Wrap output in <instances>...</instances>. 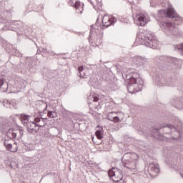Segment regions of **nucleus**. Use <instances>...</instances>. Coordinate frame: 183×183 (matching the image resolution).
<instances>
[{
    "label": "nucleus",
    "mask_w": 183,
    "mask_h": 183,
    "mask_svg": "<svg viewBox=\"0 0 183 183\" xmlns=\"http://www.w3.org/2000/svg\"><path fill=\"white\" fill-rule=\"evenodd\" d=\"M116 112H110L108 114V119L111 122H113L115 123V118H116Z\"/></svg>",
    "instance_id": "nucleus-19"
},
{
    "label": "nucleus",
    "mask_w": 183,
    "mask_h": 183,
    "mask_svg": "<svg viewBox=\"0 0 183 183\" xmlns=\"http://www.w3.org/2000/svg\"><path fill=\"white\" fill-rule=\"evenodd\" d=\"M4 145L7 150L13 153L16 152L18 150L17 143L14 141L11 142V140H4Z\"/></svg>",
    "instance_id": "nucleus-9"
},
{
    "label": "nucleus",
    "mask_w": 183,
    "mask_h": 183,
    "mask_svg": "<svg viewBox=\"0 0 183 183\" xmlns=\"http://www.w3.org/2000/svg\"><path fill=\"white\" fill-rule=\"evenodd\" d=\"M96 42H97V44H102V39H99V41H98V40H96Z\"/></svg>",
    "instance_id": "nucleus-33"
},
{
    "label": "nucleus",
    "mask_w": 183,
    "mask_h": 183,
    "mask_svg": "<svg viewBox=\"0 0 183 183\" xmlns=\"http://www.w3.org/2000/svg\"><path fill=\"white\" fill-rule=\"evenodd\" d=\"M136 41H140V44L152 49H157L158 46V40L156 36L151 31L144 29H142L137 33Z\"/></svg>",
    "instance_id": "nucleus-4"
},
{
    "label": "nucleus",
    "mask_w": 183,
    "mask_h": 183,
    "mask_svg": "<svg viewBox=\"0 0 183 183\" xmlns=\"http://www.w3.org/2000/svg\"><path fill=\"white\" fill-rule=\"evenodd\" d=\"M6 137H9L10 139H16L17 137L16 130H14L13 129H9L6 132Z\"/></svg>",
    "instance_id": "nucleus-17"
},
{
    "label": "nucleus",
    "mask_w": 183,
    "mask_h": 183,
    "mask_svg": "<svg viewBox=\"0 0 183 183\" xmlns=\"http://www.w3.org/2000/svg\"><path fill=\"white\" fill-rule=\"evenodd\" d=\"M52 56H54L56 54H54L53 51H51V53H50Z\"/></svg>",
    "instance_id": "nucleus-35"
},
{
    "label": "nucleus",
    "mask_w": 183,
    "mask_h": 183,
    "mask_svg": "<svg viewBox=\"0 0 183 183\" xmlns=\"http://www.w3.org/2000/svg\"><path fill=\"white\" fill-rule=\"evenodd\" d=\"M160 172V167L157 162H152L148 167V173L151 177L155 178Z\"/></svg>",
    "instance_id": "nucleus-6"
},
{
    "label": "nucleus",
    "mask_w": 183,
    "mask_h": 183,
    "mask_svg": "<svg viewBox=\"0 0 183 183\" xmlns=\"http://www.w3.org/2000/svg\"><path fill=\"white\" fill-rule=\"evenodd\" d=\"M156 132H157V134H159V129H156Z\"/></svg>",
    "instance_id": "nucleus-34"
},
{
    "label": "nucleus",
    "mask_w": 183,
    "mask_h": 183,
    "mask_svg": "<svg viewBox=\"0 0 183 183\" xmlns=\"http://www.w3.org/2000/svg\"><path fill=\"white\" fill-rule=\"evenodd\" d=\"M116 117H115V123H119L122 122V121L124 120L125 118V114L122 112H119L115 113Z\"/></svg>",
    "instance_id": "nucleus-14"
},
{
    "label": "nucleus",
    "mask_w": 183,
    "mask_h": 183,
    "mask_svg": "<svg viewBox=\"0 0 183 183\" xmlns=\"http://www.w3.org/2000/svg\"><path fill=\"white\" fill-rule=\"evenodd\" d=\"M175 50L179 51L183 56V43L175 46Z\"/></svg>",
    "instance_id": "nucleus-20"
},
{
    "label": "nucleus",
    "mask_w": 183,
    "mask_h": 183,
    "mask_svg": "<svg viewBox=\"0 0 183 183\" xmlns=\"http://www.w3.org/2000/svg\"><path fill=\"white\" fill-rule=\"evenodd\" d=\"M91 38H92V33H90L89 36L88 37V40H89V44H91Z\"/></svg>",
    "instance_id": "nucleus-32"
},
{
    "label": "nucleus",
    "mask_w": 183,
    "mask_h": 183,
    "mask_svg": "<svg viewBox=\"0 0 183 183\" xmlns=\"http://www.w3.org/2000/svg\"><path fill=\"white\" fill-rule=\"evenodd\" d=\"M176 59L174 57L167 56H159L156 57L155 62L157 64H160L161 66L165 65L167 64H173Z\"/></svg>",
    "instance_id": "nucleus-7"
},
{
    "label": "nucleus",
    "mask_w": 183,
    "mask_h": 183,
    "mask_svg": "<svg viewBox=\"0 0 183 183\" xmlns=\"http://www.w3.org/2000/svg\"><path fill=\"white\" fill-rule=\"evenodd\" d=\"M10 16L11 13L9 11H4L0 14V24H5L1 30L2 31H13L17 32L19 36L23 35L27 26H25L21 21H10L9 20Z\"/></svg>",
    "instance_id": "nucleus-2"
},
{
    "label": "nucleus",
    "mask_w": 183,
    "mask_h": 183,
    "mask_svg": "<svg viewBox=\"0 0 183 183\" xmlns=\"http://www.w3.org/2000/svg\"><path fill=\"white\" fill-rule=\"evenodd\" d=\"M162 14L164 16L174 19V24L171 22L164 21L162 24V29L163 32L167 36H172L175 35L177 29L175 27V24L178 25L183 23V19L180 16H177L175 10L172 6H169L167 10H160L158 11V16H162Z\"/></svg>",
    "instance_id": "nucleus-1"
},
{
    "label": "nucleus",
    "mask_w": 183,
    "mask_h": 183,
    "mask_svg": "<svg viewBox=\"0 0 183 183\" xmlns=\"http://www.w3.org/2000/svg\"><path fill=\"white\" fill-rule=\"evenodd\" d=\"M30 119H31V116L29 115H26V114H22L21 115V117H20V120L21 122V123L23 124L24 126L25 125H27V123H29L30 121Z\"/></svg>",
    "instance_id": "nucleus-16"
},
{
    "label": "nucleus",
    "mask_w": 183,
    "mask_h": 183,
    "mask_svg": "<svg viewBox=\"0 0 183 183\" xmlns=\"http://www.w3.org/2000/svg\"><path fill=\"white\" fill-rule=\"evenodd\" d=\"M157 138H159L158 137H156Z\"/></svg>",
    "instance_id": "nucleus-40"
},
{
    "label": "nucleus",
    "mask_w": 183,
    "mask_h": 183,
    "mask_svg": "<svg viewBox=\"0 0 183 183\" xmlns=\"http://www.w3.org/2000/svg\"><path fill=\"white\" fill-rule=\"evenodd\" d=\"M146 61L147 59L141 56H134L132 58V64L139 68H143Z\"/></svg>",
    "instance_id": "nucleus-13"
},
{
    "label": "nucleus",
    "mask_w": 183,
    "mask_h": 183,
    "mask_svg": "<svg viewBox=\"0 0 183 183\" xmlns=\"http://www.w3.org/2000/svg\"><path fill=\"white\" fill-rule=\"evenodd\" d=\"M115 172H116V170H114V171L109 170V177H115Z\"/></svg>",
    "instance_id": "nucleus-27"
},
{
    "label": "nucleus",
    "mask_w": 183,
    "mask_h": 183,
    "mask_svg": "<svg viewBox=\"0 0 183 183\" xmlns=\"http://www.w3.org/2000/svg\"><path fill=\"white\" fill-rule=\"evenodd\" d=\"M84 67L83 66H81L78 68V71L79 72L80 77H83L84 76L81 74V72H83Z\"/></svg>",
    "instance_id": "nucleus-26"
},
{
    "label": "nucleus",
    "mask_w": 183,
    "mask_h": 183,
    "mask_svg": "<svg viewBox=\"0 0 183 183\" xmlns=\"http://www.w3.org/2000/svg\"><path fill=\"white\" fill-rule=\"evenodd\" d=\"M139 157L136 153H126L122 157V163L124 168L135 171L139 164Z\"/></svg>",
    "instance_id": "nucleus-5"
},
{
    "label": "nucleus",
    "mask_w": 183,
    "mask_h": 183,
    "mask_svg": "<svg viewBox=\"0 0 183 183\" xmlns=\"http://www.w3.org/2000/svg\"><path fill=\"white\" fill-rule=\"evenodd\" d=\"M166 127L170 130L175 129L174 127L172 124H167Z\"/></svg>",
    "instance_id": "nucleus-28"
},
{
    "label": "nucleus",
    "mask_w": 183,
    "mask_h": 183,
    "mask_svg": "<svg viewBox=\"0 0 183 183\" xmlns=\"http://www.w3.org/2000/svg\"><path fill=\"white\" fill-rule=\"evenodd\" d=\"M19 56H21V55H19Z\"/></svg>",
    "instance_id": "nucleus-38"
},
{
    "label": "nucleus",
    "mask_w": 183,
    "mask_h": 183,
    "mask_svg": "<svg viewBox=\"0 0 183 183\" xmlns=\"http://www.w3.org/2000/svg\"><path fill=\"white\" fill-rule=\"evenodd\" d=\"M0 89H1L2 92H6L8 89V84H5L4 81L2 79H0Z\"/></svg>",
    "instance_id": "nucleus-18"
},
{
    "label": "nucleus",
    "mask_w": 183,
    "mask_h": 183,
    "mask_svg": "<svg viewBox=\"0 0 183 183\" xmlns=\"http://www.w3.org/2000/svg\"><path fill=\"white\" fill-rule=\"evenodd\" d=\"M95 135H96V137H97L98 139H103L102 132L101 130L96 131Z\"/></svg>",
    "instance_id": "nucleus-21"
},
{
    "label": "nucleus",
    "mask_w": 183,
    "mask_h": 183,
    "mask_svg": "<svg viewBox=\"0 0 183 183\" xmlns=\"http://www.w3.org/2000/svg\"><path fill=\"white\" fill-rule=\"evenodd\" d=\"M17 135L18 134H20V135H23V130L21 129H16Z\"/></svg>",
    "instance_id": "nucleus-29"
},
{
    "label": "nucleus",
    "mask_w": 183,
    "mask_h": 183,
    "mask_svg": "<svg viewBox=\"0 0 183 183\" xmlns=\"http://www.w3.org/2000/svg\"><path fill=\"white\" fill-rule=\"evenodd\" d=\"M3 105L6 108H10V101L8 99H4L3 101Z\"/></svg>",
    "instance_id": "nucleus-22"
},
{
    "label": "nucleus",
    "mask_w": 183,
    "mask_h": 183,
    "mask_svg": "<svg viewBox=\"0 0 183 183\" xmlns=\"http://www.w3.org/2000/svg\"><path fill=\"white\" fill-rule=\"evenodd\" d=\"M16 99H13L10 101L9 108H16Z\"/></svg>",
    "instance_id": "nucleus-23"
},
{
    "label": "nucleus",
    "mask_w": 183,
    "mask_h": 183,
    "mask_svg": "<svg viewBox=\"0 0 183 183\" xmlns=\"http://www.w3.org/2000/svg\"><path fill=\"white\" fill-rule=\"evenodd\" d=\"M98 101H99V97H93V102H98Z\"/></svg>",
    "instance_id": "nucleus-30"
},
{
    "label": "nucleus",
    "mask_w": 183,
    "mask_h": 183,
    "mask_svg": "<svg viewBox=\"0 0 183 183\" xmlns=\"http://www.w3.org/2000/svg\"><path fill=\"white\" fill-rule=\"evenodd\" d=\"M68 4L70 6L75 8L77 14H82L83 11H84V4L82 2H80V1L69 0Z\"/></svg>",
    "instance_id": "nucleus-8"
},
{
    "label": "nucleus",
    "mask_w": 183,
    "mask_h": 183,
    "mask_svg": "<svg viewBox=\"0 0 183 183\" xmlns=\"http://www.w3.org/2000/svg\"><path fill=\"white\" fill-rule=\"evenodd\" d=\"M115 170V178H116V182H119L121 180H122V178L124 177V175L122 174V170L119 169H114Z\"/></svg>",
    "instance_id": "nucleus-15"
},
{
    "label": "nucleus",
    "mask_w": 183,
    "mask_h": 183,
    "mask_svg": "<svg viewBox=\"0 0 183 183\" xmlns=\"http://www.w3.org/2000/svg\"><path fill=\"white\" fill-rule=\"evenodd\" d=\"M122 77L127 81V91L129 93L133 94L142 91L144 81L139 77V73L132 71L130 73H122Z\"/></svg>",
    "instance_id": "nucleus-3"
},
{
    "label": "nucleus",
    "mask_w": 183,
    "mask_h": 183,
    "mask_svg": "<svg viewBox=\"0 0 183 183\" xmlns=\"http://www.w3.org/2000/svg\"><path fill=\"white\" fill-rule=\"evenodd\" d=\"M134 22L137 26H144L147 24V17L143 14H139L135 16Z\"/></svg>",
    "instance_id": "nucleus-11"
},
{
    "label": "nucleus",
    "mask_w": 183,
    "mask_h": 183,
    "mask_svg": "<svg viewBox=\"0 0 183 183\" xmlns=\"http://www.w3.org/2000/svg\"><path fill=\"white\" fill-rule=\"evenodd\" d=\"M117 20V19L114 16L110 17L107 15H104L102 17V26L107 28L109 26H111L112 24L115 23Z\"/></svg>",
    "instance_id": "nucleus-10"
},
{
    "label": "nucleus",
    "mask_w": 183,
    "mask_h": 183,
    "mask_svg": "<svg viewBox=\"0 0 183 183\" xmlns=\"http://www.w3.org/2000/svg\"><path fill=\"white\" fill-rule=\"evenodd\" d=\"M56 116V113L53 112L52 111H49L48 112V117L50 118H54Z\"/></svg>",
    "instance_id": "nucleus-25"
},
{
    "label": "nucleus",
    "mask_w": 183,
    "mask_h": 183,
    "mask_svg": "<svg viewBox=\"0 0 183 183\" xmlns=\"http://www.w3.org/2000/svg\"><path fill=\"white\" fill-rule=\"evenodd\" d=\"M24 127L27 128V131L29 134H36L37 129L36 127H42L41 125L39 124H36L35 122L30 121L27 124H26Z\"/></svg>",
    "instance_id": "nucleus-12"
},
{
    "label": "nucleus",
    "mask_w": 183,
    "mask_h": 183,
    "mask_svg": "<svg viewBox=\"0 0 183 183\" xmlns=\"http://www.w3.org/2000/svg\"><path fill=\"white\" fill-rule=\"evenodd\" d=\"M162 128H166V127L165 126H162Z\"/></svg>",
    "instance_id": "nucleus-37"
},
{
    "label": "nucleus",
    "mask_w": 183,
    "mask_h": 183,
    "mask_svg": "<svg viewBox=\"0 0 183 183\" xmlns=\"http://www.w3.org/2000/svg\"><path fill=\"white\" fill-rule=\"evenodd\" d=\"M41 121H44V119L41 117H37L34 118V123L36 124L39 123Z\"/></svg>",
    "instance_id": "nucleus-24"
},
{
    "label": "nucleus",
    "mask_w": 183,
    "mask_h": 183,
    "mask_svg": "<svg viewBox=\"0 0 183 183\" xmlns=\"http://www.w3.org/2000/svg\"><path fill=\"white\" fill-rule=\"evenodd\" d=\"M7 127V124H5V127H3V129H5Z\"/></svg>",
    "instance_id": "nucleus-36"
},
{
    "label": "nucleus",
    "mask_w": 183,
    "mask_h": 183,
    "mask_svg": "<svg viewBox=\"0 0 183 183\" xmlns=\"http://www.w3.org/2000/svg\"><path fill=\"white\" fill-rule=\"evenodd\" d=\"M174 139H177V138H174Z\"/></svg>",
    "instance_id": "nucleus-39"
},
{
    "label": "nucleus",
    "mask_w": 183,
    "mask_h": 183,
    "mask_svg": "<svg viewBox=\"0 0 183 183\" xmlns=\"http://www.w3.org/2000/svg\"><path fill=\"white\" fill-rule=\"evenodd\" d=\"M164 85V84H162V86ZM165 85H167V86H174V85L172 83H165Z\"/></svg>",
    "instance_id": "nucleus-31"
}]
</instances>
